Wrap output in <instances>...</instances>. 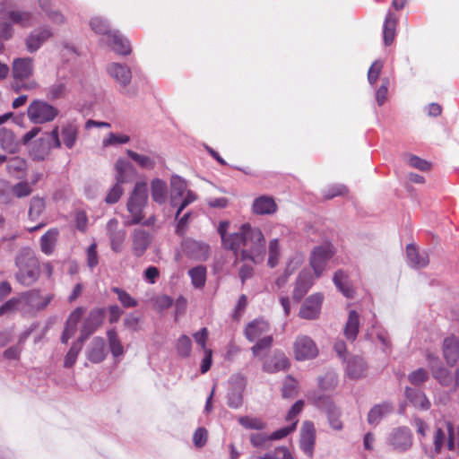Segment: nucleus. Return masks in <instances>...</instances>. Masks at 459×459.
Returning <instances> with one entry per match:
<instances>
[{"instance_id": "2eb2a0df", "label": "nucleus", "mask_w": 459, "mask_h": 459, "mask_svg": "<svg viewBox=\"0 0 459 459\" xmlns=\"http://www.w3.org/2000/svg\"><path fill=\"white\" fill-rule=\"evenodd\" d=\"M107 357L106 342L102 337H94L86 350V358L92 363L102 362Z\"/></svg>"}, {"instance_id": "423d86ee", "label": "nucleus", "mask_w": 459, "mask_h": 459, "mask_svg": "<svg viewBox=\"0 0 459 459\" xmlns=\"http://www.w3.org/2000/svg\"><path fill=\"white\" fill-rule=\"evenodd\" d=\"M428 359L430 362V368L433 377L437 379L441 385L453 389H455L459 386V368H457L453 374L450 370L443 366L435 367L431 360L433 359L436 363H438V359L434 358L432 355H428Z\"/></svg>"}, {"instance_id": "0e129e2a", "label": "nucleus", "mask_w": 459, "mask_h": 459, "mask_svg": "<svg viewBox=\"0 0 459 459\" xmlns=\"http://www.w3.org/2000/svg\"><path fill=\"white\" fill-rule=\"evenodd\" d=\"M407 161L411 167L418 169L421 171H426L430 167V164L427 160L415 155H410Z\"/></svg>"}, {"instance_id": "4be33fe9", "label": "nucleus", "mask_w": 459, "mask_h": 459, "mask_svg": "<svg viewBox=\"0 0 459 459\" xmlns=\"http://www.w3.org/2000/svg\"><path fill=\"white\" fill-rule=\"evenodd\" d=\"M405 397L415 407L423 411L430 408L431 403L424 392L420 389L406 386L404 390Z\"/></svg>"}, {"instance_id": "338daca9", "label": "nucleus", "mask_w": 459, "mask_h": 459, "mask_svg": "<svg viewBox=\"0 0 459 459\" xmlns=\"http://www.w3.org/2000/svg\"><path fill=\"white\" fill-rule=\"evenodd\" d=\"M446 433L445 431L440 429V428H437L435 431V435H434V449H435V452L439 454L445 445V441H446Z\"/></svg>"}, {"instance_id": "aec40b11", "label": "nucleus", "mask_w": 459, "mask_h": 459, "mask_svg": "<svg viewBox=\"0 0 459 459\" xmlns=\"http://www.w3.org/2000/svg\"><path fill=\"white\" fill-rule=\"evenodd\" d=\"M443 355L446 363L454 366L459 359V338L451 336L443 342Z\"/></svg>"}, {"instance_id": "e2e57ef3", "label": "nucleus", "mask_w": 459, "mask_h": 459, "mask_svg": "<svg viewBox=\"0 0 459 459\" xmlns=\"http://www.w3.org/2000/svg\"><path fill=\"white\" fill-rule=\"evenodd\" d=\"M21 303L20 299L13 298L0 307V316L16 311Z\"/></svg>"}, {"instance_id": "e433bc0d", "label": "nucleus", "mask_w": 459, "mask_h": 459, "mask_svg": "<svg viewBox=\"0 0 459 459\" xmlns=\"http://www.w3.org/2000/svg\"><path fill=\"white\" fill-rule=\"evenodd\" d=\"M396 24L397 18L395 14L389 11L385 19L383 30L384 42L386 46L390 45L394 39Z\"/></svg>"}, {"instance_id": "864d4df0", "label": "nucleus", "mask_w": 459, "mask_h": 459, "mask_svg": "<svg viewBox=\"0 0 459 459\" xmlns=\"http://www.w3.org/2000/svg\"><path fill=\"white\" fill-rule=\"evenodd\" d=\"M90 25L98 34L108 36L111 32L108 23L100 17L92 18L90 22Z\"/></svg>"}, {"instance_id": "c9c22d12", "label": "nucleus", "mask_w": 459, "mask_h": 459, "mask_svg": "<svg viewBox=\"0 0 459 459\" xmlns=\"http://www.w3.org/2000/svg\"><path fill=\"white\" fill-rule=\"evenodd\" d=\"M58 235H59L58 230L56 228H53V229L48 230L40 238V248L44 254L51 255L53 253L56 244L57 242Z\"/></svg>"}, {"instance_id": "72a5a7b5", "label": "nucleus", "mask_w": 459, "mask_h": 459, "mask_svg": "<svg viewBox=\"0 0 459 459\" xmlns=\"http://www.w3.org/2000/svg\"><path fill=\"white\" fill-rule=\"evenodd\" d=\"M359 327V316L355 310L349 312L348 320L344 327V335L347 340L353 342L358 335Z\"/></svg>"}, {"instance_id": "f8f14e48", "label": "nucleus", "mask_w": 459, "mask_h": 459, "mask_svg": "<svg viewBox=\"0 0 459 459\" xmlns=\"http://www.w3.org/2000/svg\"><path fill=\"white\" fill-rule=\"evenodd\" d=\"M183 250L187 256L195 260L205 261L209 256L210 247L204 242L189 238L184 241Z\"/></svg>"}, {"instance_id": "2f4dec72", "label": "nucleus", "mask_w": 459, "mask_h": 459, "mask_svg": "<svg viewBox=\"0 0 459 459\" xmlns=\"http://www.w3.org/2000/svg\"><path fill=\"white\" fill-rule=\"evenodd\" d=\"M336 288L348 299H352L355 294L354 289L350 285L349 277L343 271H337L333 278Z\"/></svg>"}, {"instance_id": "f704fd0d", "label": "nucleus", "mask_w": 459, "mask_h": 459, "mask_svg": "<svg viewBox=\"0 0 459 459\" xmlns=\"http://www.w3.org/2000/svg\"><path fill=\"white\" fill-rule=\"evenodd\" d=\"M126 154L141 168L143 169L151 170L155 168L156 160L154 155L143 154L134 152L132 150H126Z\"/></svg>"}, {"instance_id": "20e7f679", "label": "nucleus", "mask_w": 459, "mask_h": 459, "mask_svg": "<svg viewBox=\"0 0 459 459\" xmlns=\"http://www.w3.org/2000/svg\"><path fill=\"white\" fill-rule=\"evenodd\" d=\"M30 120L34 124H44L53 121L58 115V109L42 100L32 101L27 109Z\"/></svg>"}, {"instance_id": "8fccbe9b", "label": "nucleus", "mask_w": 459, "mask_h": 459, "mask_svg": "<svg viewBox=\"0 0 459 459\" xmlns=\"http://www.w3.org/2000/svg\"><path fill=\"white\" fill-rule=\"evenodd\" d=\"M429 378V372L422 368L413 370L408 375L409 382L415 386L421 385L422 384L427 382Z\"/></svg>"}, {"instance_id": "c85d7f7f", "label": "nucleus", "mask_w": 459, "mask_h": 459, "mask_svg": "<svg viewBox=\"0 0 459 459\" xmlns=\"http://www.w3.org/2000/svg\"><path fill=\"white\" fill-rule=\"evenodd\" d=\"M290 367L288 358L281 352H276L269 361L264 364V370L268 373H275L285 370Z\"/></svg>"}, {"instance_id": "412c9836", "label": "nucleus", "mask_w": 459, "mask_h": 459, "mask_svg": "<svg viewBox=\"0 0 459 459\" xmlns=\"http://www.w3.org/2000/svg\"><path fill=\"white\" fill-rule=\"evenodd\" d=\"M187 191V184L185 179L178 175H174L170 178V204L178 206L179 200L184 197Z\"/></svg>"}, {"instance_id": "774afa93", "label": "nucleus", "mask_w": 459, "mask_h": 459, "mask_svg": "<svg viewBox=\"0 0 459 459\" xmlns=\"http://www.w3.org/2000/svg\"><path fill=\"white\" fill-rule=\"evenodd\" d=\"M207 430L204 428H198L193 436V441L195 446L203 447L207 441Z\"/></svg>"}, {"instance_id": "dca6fc26", "label": "nucleus", "mask_w": 459, "mask_h": 459, "mask_svg": "<svg viewBox=\"0 0 459 459\" xmlns=\"http://www.w3.org/2000/svg\"><path fill=\"white\" fill-rule=\"evenodd\" d=\"M406 256L409 265L413 268H424L429 263V253L426 250L419 251L413 244L407 245Z\"/></svg>"}, {"instance_id": "680f3d73", "label": "nucleus", "mask_w": 459, "mask_h": 459, "mask_svg": "<svg viewBox=\"0 0 459 459\" xmlns=\"http://www.w3.org/2000/svg\"><path fill=\"white\" fill-rule=\"evenodd\" d=\"M383 67V64L381 61H375L371 66L369 67L368 73V82L373 85L377 82L381 70Z\"/></svg>"}, {"instance_id": "f03ea898", "label": "nucleus", "mask_w": 459, "mask_h": 459, "mask_svg": "<svg viewBox=\"0 0 459 459\" xmlns=\"http://www.w3.org/2000/svg\"><path fill=\"white\" fill-rule=\"evenodd\" d=\"M246 231L245 248L241 249V260H250L258 264L264 262L266 253L265 238L259 228L252 227L249 223L244 224Z\"/></svg>"}, {"instance_id": "a19ab883", "label": "nucleus", "mask_w": 459, "mask_h": 459, "mask_svg": "<svg viewBox=\"0 0 459 459\" xmlns=\"http://www.w3.org/2000/svg\"><path fill=\"white\" fill-rule=\"evenodd\" d=\"M192 284L196 289L204 286L206 281V268L204 265H197L188 271Z\"/></svg>"}, {"instance_id": "4d7b16f0", "label": "nucleus", "mask_w": 459, "mask_h": 459, "mask_svg": "<svg viewBox=\"0 0 459 459\" xmlns=\"http://www.w3.org/2000/svg\"><path fill=\"white\" fill-rule=\"evenodd\" d=\"M243 404V392L230 390L228 394V405L230 408L238 409Z\"/></svg>"}, {"instance_id": "473e14b6", "label": "nucleus", "mask_w": 459, "mask_h": 459, "mask_svg": "<svg viewBox=\"0 0 459 459\" xmlns=\"http://www.w3.org/2000/svg\"><path fill=\"white\" fill-rule=\"evenodd\" d=\"M151 195L155 203L159 204H165L168 198L167 184L160 178L153 179L151 182Z\"/></svg>"}, {"instance_id": "1a4fd4ad", "label": "nucleus", "mask_w": 459, "mask_h": 459, "mask_svg": "<svg viewBox=\"0 0 459 459\" xmlns=\"http://www.w3.org/2000/svg\"><path fill=\"white\" fill-rule=\"evenodd\" d=\"M294 354L298 360L312 359L318 354V350L310 337L299 335L294 342Z\"/></svg>"}, {"instance_id": "79ce46f5", "label": "nucleus", "mask_w": 459, "mask_h": 459, "mask_svg": "<svg viewBox=\"0 0 459 459\" xmlns=\"http://www.w3.org/2000/svg\"><path fill=\"white\" fill-rule=\"evenodd\" d=\"M108 341L110 351L115 358L122 356L124 354L123 345L117 336V333L115 328L109 329L107 332Z\"/></svg>"}, {"instance_id": "a878e982", "label": "nucleus", "mask_w": 459, "mask_h": 459, "mask_svg": "<svg viewBox=\"0 0 459 459\" xmlns=\"http://www.w3.org/2000/svg\"><path fill=\"white\" fill-rule=\"evenodd\" d=\"M313 285V279L309 272H301L293 290V299L299 301Z\"/></svg>"}, {"instance_id": "69168bd1", "label": "nucleus", "mask_w": 459, "mask_h": 459, "mask_svg": "<svg viewBox=\"0 0 459 459\" xmlns=\"http://www.w3.org/2000/svg\"><path fill=\"white\" fill-rule=\"evenodd\" d=\"M230 383L231 385V388H230L231 390L244 392L246 385H247V379L241 374H236L230 377Z\"/></svg>"}, {"instance_id": "cd10ccee", "label": "nucleus", "mask_w": 459, "mask_h": 459, "mask_svg": "<svg viewBox=\"0 0 459 459\" xmlns=\"http://www.w3.org/2000/svg\"><path fill=\"white\" fill-rule=\"evenodd\" d=\"M5 16L13 23L18 24L23 28L30 27L34 23V15L31 12L22 10H11L5 13Z\"/></svg>"}, {"instance_id": "4468645a", "label": "nucleus", "mask_w": 459, "mask_h": 459, "mask_svg": "<svg viewBox=\"0 0 459 459\" xmlns=\"http://www.w3.org/2000/svg\"><path fill=\"white\" fill-rule=\"evenodd\" d=\"M108 74L123 88L129 85L132 72L129 66L119 63H111L107 67Z\"/></svg>"}, {"instance_id": "7c9ffc66", "label": "nucleus", "mask_w": 459, "mask_h": 459, "mask_svg": "<svg viewBox=\"0 0 459 459\" xmlns=\"http://www.w3.org/2000/svg\"><path fill=\"white\" fill-rule=\"evenodd\" d=\"M394 410V407L389 403H383L375 405L368 414V422L370 425H377L380 420L390 414Z\"/></svg>"}, {"instance_id": "7ed1b4c3", "label": "nucleus", "mask_w": 459, "mask_h": 459, "mask_svg": "<svg viewBox=\"0 0 459 459\" xmlns=\"http://www.w3.org/2000/svg\"><path fill=\"white\" fill-rule=\"evenodd\" d=\"M148 202V186L145 182H137L127 201L126 208L131 215L128 225L139 224L143 220V211Z\"/></svg>"}, {"instance_id": "de8ad7c7", "label": "nucleus", "mask_w": 459, "mask_h": 459, "mask_svg": "<svg viewBox=\"0 0 459 459\" xmlns=\"http://www.w3.org/2000/svg\"><path fill=\"white\" fill-rule=\"evenodd\" d=\"M238 421L242 427L247 429L261 430L264 429L266 425L261 419L249 416H241L238 418Z\"/></svg>"}, {"instance_id": "5701e85b", "label": "nucleus", "mask_w": 459, "mask_h": 459, "mask_svg": "<svg viewBox=\"0 0 459 459\" xmlns=\"http://www.w3.org/2000/svg\"><path fill=\"white\" fill-rule=\"evenodd\" d=\"M252 210L259 215L273 214L277 211V204L273 197L261 195L254 200Z\"/></svg>"}, {"instance_id": "b1692460", "label": "nucleus", "mask_w": 459, "mask_h": 459, "mask_svg": "<svg viewBox=\"0 0 459 459\" xmlns=\"http://www.w3.org/2000/svg\"><path fill=\"white\" fill-rule=\"evenodd\" d=\"M107 42L119 55L126 56L131 53L129 41L117 30L111 31L107 36Z\"/></svg>"}, {"instance_id": "ea45409f", "label": "nucleus", "mask_w": 459, "mask_h": 459, "mask_svg": "<svg viewBox=\"0 0 459 459\" xmlns=\"http://www.w3.org/2000/svg\"><path fill=\"white\" fill-rule=\"evenodd\" d=\"M27 168L26 160L20 157H13L7 160L6 169L8 174L17 178H22Z\"/></svg>"}, {"instance_id": "5fc2aeb1", "label": "nucleus", "mask_w": 459, "mask_h": 459, "mask_svg": "<svg viewBox=\"0 0 459 459\" xmlns=\"http://www.w3.org/2000/svg\"><path fill=\"white\" fill-rule=\"evenodd\" d=\"M250 442L255 447L268 448L271 438L270 436L264 433H253L250 436Z\"/></svg>"}, {"instance_id": "37998d69", "label": "nucleus", "mask_w": 459, "mask_h": 459, "mask_svg": "<svg viewBox=\"0 0 459 459\" xmlns=\"http://www.w3.org/2000/svg\"><path fill=\"white\" fill-rule=\"evenodd\" d=\"M267 264L271 268H274L281 257V247L278 238H273L269 241Z\"/></svg>"}, {"instance_id": "09e8293b", "label": "nucleus", "mask_w": 459, "mask_h": 459, "mask_svg": "<svg viewBox=\"0 0 459 459\" xmlns=\"http://www.w3.org/2000/svg\"><path fill=\"white\" fill-rule=\"evenodd\" d=\"M178 354L180 357L186 358L190 355L192 351V341L187 335H181L176 343Z\"/></svg>"}, {"instance_id": "052dcab7", "label": "nucleus", "mask_w": 459, "mask_h": 459, "mask_svg": "<svg viewBox=\"0 0 459 459\" xmlns=\"http://www.w3.org/2000/svg\"><path fill=\"white\" fill-rule=\"evenodd\" d=\"M297 423H298V420H295L290 426H287V427H284V428H281L280 429L273 431L270 435L271 441L272 440H280V439H282L285 437H287L289 434H290L291 432H293L295 430Z\"/></svg>"}, {"instance_id": "9d476101", "label": "nucleus", "mask_w": 459, "mask_h": 459, "mask_svg": "<svg viewBox=\"0 0 459 459\" xmlns=\"http://www.w3.org/2000/svg\"><path fill=\"white\" fill-rule=\"evenodd\" d=\"M324 295L322 293H315L307 297L303 302L299 316L307 320L316 319L321 311Z\"/></svg>"}, {"instance_id": "393cba45", "label": "nucleus", "mask_w": 459, "mask_h": 459, "mask_svg": "<svg viewBox=\"0 0 459 459\" xmlns=\"http://www.w3.org/2000/svg\"><path fill=\"white\" fill-rule=\"evenodd\" d=\"M246 231L247 230H244V224H242L238 231L229 234V237H227V239L222 244L223 247L234 253L245 248Z\"/></svg>"}, {"instance_id": "3c124183", "label": "nucleus", "mask_w": 459, "mask_h": 459, "mask_svg": "<svg viewBox=\"0 0 459 459\" xmlns=\"http://www.w3.org/2000/svg\"><path fill=\"white\" fill-rule=\"evenodd\" d=\"M130 141V137L126 134H117L109 133L107 137L102 140V146H117L127 143Z\"/></svg>"}, {"instance_id": "f257e3e1", "label": "nucleus", "mask_w": 459, "mask_h": 459, "mask_svg": "<svg viewBox=\"0 0 459 459\" xmlns=\"http://www.w3.org/2000/svg\"><path fill=\"white\" fill-rule=\"evenodd\" d=\"M14 264L17 268L15 273L16 281L26 287L33 285L39 278V261L35 252L29 247L18 250Z\"/></svg>"}, {"instance_id": "6ab92c4d", "label": "nucleus", "mask_w": 459, "mask_h": 459, "mask_svg": "<svg viewBox=\"0 0 459 459\" xmlns=\"http://www.w3.org/2000/svg\"><path fill=\"white\" fill-rule=\"evenodd\" d=\"M33 72L32 58H16L13 63V76L15 80L28 79Z\"/></svg>"}, {"instance_id": "f3484780", "label": "nucleus", "mask_w": 459, "mask_h": 459, "mask_svg": "<svg viewBox=\"0 0 459 459\" xmlns=\"http://www.w3.org/2000/svg\"><path fill=\"white\" fill-rule=\"evenodd\" d=\"M53 297L52 294L42 296L40 290L34 289L25 293L23 299L32 309L39 311L48 307Z\"/></svg>"}, {"instance_id": "6e6552de", "label": "nucleus", "mask_w": 459, "mask_h": 459, "mask_svg": "<svg viewBox=\"0 0 459 459\" xmlns=\"http://www.w3.org/2000/svg\"><path fill=\"white\" fill-rule=\"evenodd\" d=\"M52 36L53 31L48 26L43 25L35 28L24 39L27 51L29 53L37 52Z\"/></svg>"}, {"instance_id": "4c0bfd02", "label": "nucleus", "mask_w": 459, "mask_h": 459, "mask_svg": "<svg viewBox=\"0 0 459 459\" xmlns=\"http://www.w3.org/2000/svg\"><path fill=\"white\" fill-rule=\"evenodd\" d=\"M0 147L4 152L14 153L18 150V142L15 140L13 133L6 128L0 129Z\"/></svg>"}, {"instance_id": "c03bdc74", "label": "nucleus", "mask_w": 459, "mask_h": 459, "mask_svg": "<svg viewBox=\"0 0 459 459\" xmlns=\"http://www.w3.org/2000/svg\"><path fill=\"white\" fill-rule=\"evenodd\" d=\"M77 127L74 125H67L63 127L61 131V136L64 144L68 148L72 149L77 139Z\"/></svg>"}, {"instance_id": "ddd939ff", "label": "nucleus", "mask_w": 459, "mask_h": 459, "mask_svg": "<svg viewBox=\"0 0 459 459\" xmlns=\"http://www.w3.org/2000/svg\"><path fill=\"white\" fill-rule=\"evenodd\" d=\"M152 243V236L142 229H135L132 233V250L135 256H142Z\"/></svg>"}, {"instance_id": "13d9d810", "label": "nucleus", "mask_w": 459, "mask_h": 459, "mask_svg": "<svg viewBox=\"0 0 459 459\" xmlns=\"http://www.w3.org/2000/svg\"><path fill=\"white\" fill-rule=\"evenodd\" d=\"M108 238L110 239L111 249L116 253H119L122 249V244L126 238V231L120 230L117 233H112Z\"/></svg>"}, {"instance_id": "bf43d9fd", "label": "nucleus", "mask_w": 459, "mask_h": 459, "mask_svg": "<svg viewBox=\"0 0 459 459\" xmlns=\"http://www.w3.org/2000/svg\"><path fill=\"white\" fill-rule=\"evenodd\" d=\"M121 185V183L117 181L116 185L109 190L105 198L107 204H113L120 199L124 191Z\"/></svg>"}, {"instance_id": "c756f323", "label": "nucleus", "mask_w": 459, "mask_h": 459, "mask_svg": "<svg viewBox=\"0 0 459 459\" xmlns=\"http://www.w3.org/2000/svg\"><path fill=\"white\" fill-rule=\"evenodd\" d=\"M104 317L103 308H94L89 313L82 327L93 333L102 325Z\"/></svg>"}, {"instance_id": "a211bd4d", "label": "nucleus", "mask_w": 459, "mask_h": 459, "mask_svg": "<svg viewBox=\"0 0 459 459\" xmlns=\"http://www.w3.org/2000/svg\"><path fill=\"white\" fill-rule=\"evenodd\" d=\"M270 330L269 324L264 319H255L247 325L244 334L249 342H255L267 333Z\"/></svg>"}, {"instance_id": "49530a36", "label": "nucleus", "mask_w": 459, "mask_h": 459, "mask_svg": "<svg viewBox=\"0 0 459 459\" xmlns=\"http://www.w3.org/2000/svg\"><path fill=\"white\" fill-rule=\"evenodd\" d=\"M45 210V202L42 198L35 196L30 200L29 209V217L31 221H36Z\"/></svg>"}, {"instance_id": "bb28decb", "label": "nucleus", "mask_w": 459, "mask_h": 459, "mask_svg": "<svg viewBox=\"0 0 459 459\" xmlns=\"http://www.w3.org/2000/svg\"><path fill=\"white\" fill-rule=\"evenodd\" d=\"M115 169L117 171L116 179L121 184L127 182L135 174L133 164L122 158L117 160Z\"/></svg>"}, {"instance_id": "6e6d98bb", "label": "nucleus", "mask_w": 459, "mask_h": 459, "mask_svg": "<svg viewBox=\"0 0 459 459\" xmlns=\"http://www.w3.org/2000/svg\"><path fill=\"white\" fill-rule=\"evenodd\" d=\"M80 351V343H73L65 357L64 367L67 368H72L75 364Z\"/></svg>"}, {"instance_id": "58836bf2", "label": "nucleus", "mask_w": 459, "mask_h": 459, "mask_svg": "<svg viewBox=\"0 0 459 459\" xmlns=\"http://www.w3.org/2000/svg\"><path fill=\"white\" fill-rule=\"evenodd\" d=\"M346 371L350 377H361L366 371V365L363 359L360 357H353L347 363Z\"/></svg>"}, {"instance_id": "9b49d317", "label": "nucleus", "mask_w": 459, "mask_h": 459, "mask_svg": "<svg viewBox=\"0 0 459 459\" xmlns=\"http://www.w3.org/2000/svg\"><path fill=\"white\" fill-rule=\"evenodd\" d=\"M316 444V430L311 421H305L300 429L299 446L308 457L312 458Z\"/></svg>"}, {"instance_id": "603ef678", "label": "nucleus", "mask_w": 459, "mask_h": 459, "mask_svg": "<svg viewBox=\"0 0 459 459\" xmlns=\"http://www.w3.org/2000/svg\"><path fill=\"white\" fill-rule=\"evenodd\" d=\"M273 339L271 335L259 338L256 343L251 348L255 357H258L263 351L269 350L273 344Z\"/></svg>"}, {"instance_id": "0eeeda50", "label": "nucleus", "mask_w": 459, "mask_h": 459, "mask_svg": "<svg viewBox=\"0 0 459 459\" xmlns=\"http://www.w3.org/2000/svg\"><path fill=\"white\" fill-rule=\"evenodd\" d=\"M333 254V247L329 244L318 246L313 249L309 261L315 275L317 278L322 275L328 261Z\"/></svg>"}, {"instance_id": "a18cd8bd", "label": "nucleus", "mask_w": 459, "mask_h": 459, "mask_svg": "<svg viewBox=\"0 0 459 459\" xmlns=\"http://www.w3.org/2000/svg\"><path fill=\"white\" fill-rule=\"evenodd\" d=\"M112 292L117 295V299L126 308L135 307L138 302L128 292L118 287L111 288Z\"/></svg>"}, {"instance_id": "39448f33", "label": "nucleus", "mask_w": 459, "mask_h": 459, "mask_svg": "<svg viewBox=\"0 0 459 459\" xmlns=\"http://www.w3.org/2000/svg\"><path fill=\"white\" fill-rule=\"evenodd\" d=\"M412 443V432L404 426L393 429L386 438V444L399 453H404L411 449Z\"/></svg>"}]
</instances>
